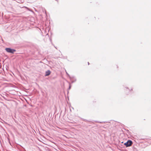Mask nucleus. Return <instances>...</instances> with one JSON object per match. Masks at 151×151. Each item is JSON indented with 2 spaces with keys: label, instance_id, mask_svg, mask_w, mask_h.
Masks as SVG:
<instances>
[{
  "label": "nucleus",
  "instance_id": "f257e3e1",
  "mask_svg": "<svg viewBox=\"0 0 151 151\" xmlns=\"http://www.w3.org/2000/svg\"><path fill=\"white\" fill-rule=\"evenodd\" d=\"M132 144V142L130 140H128L126 142L124 143V145H125L127 147L131 146Z\"/></svg>",
  "mask_w": 151,
  "mask_h": 151
},
{
  "label": "nucleus",
  "instance_id": "7ed1b4c3",
  "mask_svg": "<svg viewBox=\"0 0 151 151\" xmlns=\"http://www.w3.org/2000/svg\"><path fill=\"white\" fill-rule=\"evenodd\" d=\"M51 73V72L50 70H48L45 72V76H47L49 75Z\"/></svg>",
  "mask_w": 151,
  "mask_h": 151
},
{
  "label": "nucleus",
  "instance_id": "20e7f679",
  "mask_svg": "<svg viewBox=\"0 0 151 151\" xmlns=\"http://www.w3.org/2000/svg\"><path fill=\"white\" fill-rule=\"evenodd\" d=\"M88 64L89 65V62H88Z\"/></svg>",
  "mask_w": 151,
  "mask_h": 151
},
{
  "label": "nucleus",
  "instance_id": "f03ea898",
  "mask_svg": "<svg viewBox=\"0 0 151 151\" xmlns=\"http://www.w3.org/2000/svg\"><path fill=\"white\" fill-rule=\"evenodd\" d=\"M5 50L7 52L11 53H13L15 51V50L9 48H6Z\"/></svg>",
  "mask_w": 151,
  "mask_h": 151
}]
</instances>
